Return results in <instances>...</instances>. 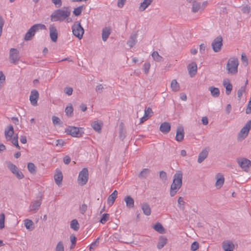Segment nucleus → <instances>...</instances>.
<instances>
[{"mask_svg": "<svg viewBox=\"0 0 251 251\" xmlns=\"http://www.w3.org/2000/svg\"><path fill=\"white\" fill-rule=\"evenodd\" d=\"M71 14L69 7H64L62 9L55 11L50 16L52 22L62 21L67 19Z\"/></svg>", "mask_w": 251, "mask_h": 251, "instance_id": "obj_1", "label": "nucleus"}, {"mask_svg": "<svg viewBox=\"0 0 251 251\" xmlns=\"http://www.w3.org/2000/svg\"><path fill=\"white\" fill-rule=\"evenodd\" d=\"M182 173L177 171L174 175L173 182L171 186L170 194L172 196L176 195L182 185Z\"/></svg>", "mask_w": 251, "mask_h": 251, "instance_id": "obj_2", "label": "nucleus"}, {"mask_svg": "<svg viewBox=\"0 0 251 251\" xmlns=\"http://www.w3.org/2000/svg\"><path fill=\"white\" fill-rule=\"evenodd\" d=\"M5 137L7 141H10L11 143L17 147L18 150L20 147L18 144V136L17 134H14V128L12 126L9 125L5 128Z\"/></svg>", "mask_w": 251, "mask_h": 251, "instance_id": "obj_3", "label": "nucleus"}, {"mask_svg": "<svg viewBox=\"0 0 251 251\" xmlns=\"http://www.w3.org/2000/svg\"><path fill=\"white\" fill-rule=\"evenodd\" d=\"M238 60L237 58L232 57L229 58L226 66V69L228 74L230 75L236 74L238 72Z\"/></svg>", "mask_w": 251, "mask_h": 251, "instance_id": "obj_4", "label": "nucleus"}, {"mask_svg": "<svg viewBox=\"0 0 251 251\" xmlns=\"http://www.w3.org/2000/svg\"><path fill=\"white\" fill-rule=\"evenodd\" d=\"M65 132L74 137H79L82 136L83 130L82 128L69 126L65 129Z\"/></svg>", "mask_w": 251, "mask_h": 251, "instance_id": "obj_5", "label": "nucleus"}, {"mask_svg": "<svg viewBox=\"0 0 251 251\" xmlns=\"http://www.w3.org/2000/svg\"><path fill=\"white\" fill-rule=\"evenodd\" d=\"M72 31L74 35L81 39L84 34V29L80 25V23L75 22L72 26Z\"/></svg>", "mask_w": 251, "mask_h": 251, "instance_id": "obj_6", "label": "nucleus"}, {"mask_svg": "<svg viewBox=\"0 0 251 251\" xmlns=\"http://www.w3.org/2000/svg\"><path fill=\"white\" fill-rule=\"evenodd\" d=\"M88 179V171L86 168H83L79 173L77 182L79 185L83 186L86 184Z\"/></svg>", "mask_w": 251, "mask_h": 251, "instance_id": "obj_7", "label": "nucleus"}, {"mask_svg": "<svg viewBox=\"0 0 251 251\" xmlns=\"http://www.w3.org/2000/svg\"><path fill=\"white\" fill-rule=\"evenodd\" d=\"M251 129V120L248 121L245 126L241 129L238 134V138L239 140L245 139L248 135Z\"/></svg>", "mask_w": 251, "mask_h": 251, "instance_id": "obj_8", "label": "nucleus"}, {"mask_svg": "<svg viewBox=\"0 0 251 251\" xmlns=\"http://www.w3.org/2000/svg\"><path fill=\"white\" fill-rule=\"evenodd\" d=\"M223 46V38L221 36L216 37L212 43V47L215 52H219L221 50Z\"/></svg>", "mask_w": 251, "mask_h": 251, "instance_id": "obj_9", "label": "nucleus"}, {"mask_svg": "<svg viewBox=\"0 0 251 251\" xmlns=\"http://www.w3.org/2000/svg\"><path fill=\"white\" fill-rule=\"evenodd\" d=\"M8 168L18 179H22L24 177L23 174L19 170L15 165L11 163H9L8 164Z\"/></svg>", "mask_w": 251, "mask_h": 251, "instance_id": "obj_10", "label": "nucleus"}, {"mask_svg": "<svg viewBox=\"0 0 251 251\" xmlns=\"http://www.w3.org/2000/svg\"><path fill=\"white\" fill-rule=\"evenodd\" d=\"M237 162L240 167L246 171L251 167V161L246 158L238 159Z\"/></svg>", "mask_w": 251, "mask_h": 251, "instance_id": "obj_11", "label": "nucleus"}, {"mask_svg": "<svg viewBox=\"0 0 251 251\" xmlns=\"http://www.w3.org/2000/svg\"><path fill=\"white\" fill-rule=\"evenodd\" d=\"M39 99V93L36 90L31 91L29 97V100L32 105L36 106L37 105V101Z\"/></svg>", "mask_w": 251, "mask_h": 251, "instance_id": "obj_12", "label": "nucleus"}, {"mask_svg": "<svg viewBox=\"0 0 251 251\" xmlns=\"http://www.w3.org/2000/svg\"><path fill=\"white\" fill-rule=\"evenodd\" d=\"M10 59L13 63H17L19 60V51L17 49H11L10 51Z\"/></svg>", "mask_w": 251, "mask_h": 251, "instance_id": "obj_13", "label": "nucleus"}, {"mask_svg": "<svg viewBox=\"0 0 251 251\" xmlns=\"http://www.w3.org/2000/svg\"><path fill=\"white\" fill-rule=\"evenodd\" d=\"M216 182L215 186L217 189H220L223 185L225 182V178L223 175L218 174L216 176Z\"/></svg>", "mask_w": 251, "mask_h": 251, "instance_id": "obj_14", "label": "nucleus"}, {"mask_svg": "<svg viewBox=\"0 0 251 251\" xmlns=\"http://www.w3.org/2000/svg\"><path fill=\"white\" fill-rule=\"evenodd\" d=\"M153 113V112L151 108L148 107L147 109H145L144 116L140 119V123H143L146 121L149 118L152 116Z\"/></svg>", "mask_w": 251, "mask_h": 251, "instance_id": "obj_15", "label": "nucleus"}, {"mask_svg": "<svg viewBox=\"0 0 251 251\" xmlns=\"http://www.w3.org/2000/svg\"><path fill=\"white\" fill-rule=\"evenodd\" d=\"M54 178L56 184L58 186H60L62 184L63 175L62 172L60 170H56V172L54 176Z\"/></svg>", "mask_w": 251, "mask_h": 251, "instance_id": "obj_16", "label": "nucleus"}, {"mask_svg": "<svg viewBox=\"0 0 251 251\" xmlns=\"http://www.w3.org/2000/svg\"><path fill=\"white\" fill-rule=\"evenodd\" d=\"M50 35L51 40L53 42H55L57 41L58 38V33L56 28L53 25L50 26Z\"/></svg>", "mask_w": 251, "mask_h": 251, "instance_id": "obj_17", "label": "nucleus"}, {"mask_svg": "<svg viewBox=\"0 0 251 251\" xmlns=\"http://www.w3.org/2000/svg\"><path fill=\"white\" fill-rule=\"evenodd\" d=\"M189 73L191 77L194 76L197 72V65L195 62L190 63L188 66Z\"/></svg>", "mask_w": 251, "mask_h": 251, "instance_id": "obj_18", "label": "nucleus"}, {"mask_svg": "<svg viewBox=\"0 0 251 251\" xmlns=\"http://www.w3.org/2000/svg\"><path fill=\"white\" fill-rule=\"evenodd\" d=\"M234 245L231 241H225L223 243V249L225 251H233Z\"/></svg>", "mask_w": 251, "mask_h": 251, "instance_id": "obj_19", "label": "nucleus"}, {"mask_svg": "<svg viewBox=\"0 0 251 251\" xmlns=\"http://www.w3.org/2000/svg\"><path fill=\"white\" fill-rule=\"evenodd\" d=\"M184 138V130L182 126H179L177 129L176 139V141H181Z\"/></svg>", "mask_w": 251, "mask_h": 251, "instance_id": "obj_20", "label": "nucleus"}, {"mask_svg": "<svg viewBox=\"0 0 251 251\" xmlns=\"http://www.w3.org/2000/svg\"><path fill=\"white\" fill-rule=\"evenodd\" d=\"M171 129V125L169 123L164 122L161 124L160 126V131L164 133H168Z\"/></svg>", "mask_w": 251, "mask_h": 251, "instance_id": "obj_21", "label": "nucleus"}, {"mask_svg": "<svg viewBox=\"0 0 251 251\" xmlns=\"http://www.w3.org/2000/svg\"><path fill=\"white\" fill-rule=\"evenodd\" d=\"M223 85L226 88V94L229 95L232 89V86L230 80L228 79H224L223 81Z\"/></svg>", "mask_w": 251, "mask_h": 251, "instance_id": "obj_22", "label": "nucleus"}, {"mask_svg": "<svg viewBox=\"0 0 251 251\" xmlns=\"http://www.w3.org/2000/svg\"><path fill=\"white\" fill-rule=\"evenodd\" d=\"M35 26H32L26 33L25 36V40H29L34 35L36 32Z\"/></svg>", "mask_w": 251, "mask_h": 251, "instance_id": "obj_23", "label": "nucleus"}, {"mask_svg": "<svg viewBox=\"0 0 251 251\" xmlns=\"http://www.w3.org/2000/svg\"><path fill=\"white\" fill-rule=\"evenodd\" d=\"M102 122L100 121H97L94 122L92 124V126L93 129L96 131L100 132L101 131V126H102Z\"/></svg>", "mask_w": 251, "mask_h": 251, "instance_id": "obj_24", "label": "nucleus"}, {"mask_svg": "<svg viewBox=\"0 0 251 251\" xmlns=\"http://www.w3.org/2000/svg\"><path fill=\"white\" fill-rule=\"evenodd\" d=\"M153 0H144L139 7V10L141 11L145 10L151 3Z\"/></svg>", "mask_w": 251, "mask_h": 251, "instance_id": "obj_25", "label": "nucleus"}, {"mask_svg": "<svg viewBox=\"0 0 251 251\" xmlns=\"http://www.w3.org/2000/svg\"><path fill=\"white\" fill-rule=\"evenodd\" d=\"M208 151L207 149H204L200 153L198 161L199 163L202 162L207 156Z\"/></svg>", "mask_w": 251, "mask_h": 251, "instance_id": "obj_26", "label": "nucleus"}, {"mask_svg": "<svg viewBox=\"0 0 251 251\" xmlns=\"http://www.w3.org/2000/svg\"><path fill=\"white\" fill-rule=\"evenodd\" d=\"M189 2H192V11L194 12H198L201 8L200 4L199 2L196 1V0H187Z\"/></svg>", "mask_w": 251, "mask_h": 251, "instance_id": "obj_27", "label": "nucleus"}, {"mask_svg": "<svg viewBox=\"0 0 251 251\" xmlns=\"http://www.w3.org/2000/svg\"><path fill=\"white\" fill-rule=\"evenodd\" d=\"M167 239L165 237H160L157 244V248L161 249L167 243Z\"/></svg>", "mask_w": 251, "mask_h": 251, "instance_id": "obj_28", "label": "nucleus"}, {"mask_svg": "<svg viewBox=\"0 0 251 251\" xmlns=\"http://www.w3.org/2000/svg\"><path fill=\"white\" fill-rule=\"evenodd\" d=\"M118 192L116 190H115L108 198L107 199V202L109 204H113L117 197Z\"/></svg>", "mask_w": 251, "mask_h": 251, "instance_id": "obj_29", "label": "nucleus"}, {"mask_svg": "<svg viewBox=\"0 0 251 251\" xmlns=\"http://www.w3.org/2000/svg\"><path fill=\"white\" fill-rule=\"evenodd\" d=\"M171 88L174 92H177L180 89L179 83L177 82L176 79H173L171 83Z\"/></svg>", "mask_w": 251, "mask_h": 251, "instance_id": "obj_30", "label": "nucleus"}, {"mask_svg": "<svg viewBox=\"0 0 251 251\" xmlns=\"http://www.w3.org/2000/svg\"><path fill=\"white\" fill-rule=\"evenodd\" d=\"M110 34V29L108 27H105L103 29L102 33V40L105 41Z\"/></svg>", "mask_w": 251, "mask_h": 251, "instance_id": "obj_31", "label": "nucleus"}, {"mask_svg": "<svg viewBox=\"0 0 251 251\" xmlns=\"http://www.w3.org/2000/svg\"><path fill=\"white\" fill-rule=\"evenodd\" d=\"M137 35L135 34L131 35L129 40L127 42V44L130 47H132L137 42Z\"/></svg>", "mask_w": 251, "mask_h": 251, "instance_id": "obj_32", "label": "nucleus"}, {"mask_svg": "<svg viewBox=\"0 0 251 251\" xmlns=\"http://www.w3.org/2000/svg\"><path fill=\"white\" fill-rule=\"evenodd\" d=\"M25 227L29 230H32L34 228V224L32 220L25 219L24 221Z\"/></svg>", "mask_w": 251, "mask_h": 251, "instance_id": "obj_33", "label": "nucleus"}, {"mask_svg": "<svg viewBox=\"0 0 251 251\" xmlns=\"http://www.w3.org/2000/svg\"><path fill=\"white\" fill-rule=\"evenodd\" d=\"M154 229L158 232L160 233L163 234L165 233V229L162 226V225L159 223H157L153 226Z\"/></svg>", "mask_w": 251, "mask_h": 251, "instance_id": "obj_34", "label": "nucleus"}, {"mask_svg": "<svg viewBox=\"0 0 251 251\" xmlns=\"http://www.w3.org/2000/svg\"><path fill=\"white\" fill-rule=\"evenodd\" d=\"M209 90L210 91L212 96L214 97H218L220 95V91L218 88L210 87Z\"/></svg>", "mask_w": 251, "mask_h": 251, "instance_id": "obj_35", "label": "nucleus"}, {"mask_svg": "<svg viewBox=\"0 0 251 251\" xmlns=\"http://www.w3.org/2000/svg\"><path fill=\"white\" fill-rule=\"evenodd\" d=\"M70 226L75 231H77L79 228V225L76 219L73 220L71 221Z\"/></svg>", "mask_w": 251, "mask_h": 251, "instance_id": "obj_36", "label": "nucleus"}, {"mask_svg": "<svg viewBox=\"0 0 251 251\" xmlns=\"http://www.w3.org/2000/svg\"><path fill=\"white\" fill-rule=\"evenodd\" d=\"M151 56L155 61L160 62L162 60V57L159 54L157 51H153L151 53Z\"/></svg>", "mask_w": 251, "mask_h": 251, "instance_id": "obj_37", "label": "nucleus"}, {"mask_svg": "<svg viewBox=\"0 0 251 251\" xmlns=\"http://www.w3.org/2000/svg\"><path fill=\"white\" fill-rule=\"evenodd\" d=\"M142 209L146 215L149 216L151 214V209L149 205H142Z\"/></svg>", "mask_w": 251, "mask_h": 251, "instance_id": "obj_38", "label": "nucleus"}, {"mask_svg": "<svg viewBox=\"0 0 251 251\" xmlns=\"http://www.w3.org/2000/svg\"><path fill=\"white\" fill-rule=\"evenodd\" d=\"M27 169L31 174H35L36 173V167L32 163H28Z\"/></svg>", "mask_w": 251, "mask_h": 251, "instance_id": "obj_39", "label": "nucleus"}, {"mask_svg": "<svg viewBox=\"0 0 251 251\" xmlns=\"http://www.w3.org/2000/svg\"><path fill=\"white\" fill-rule=\"evenodd\" d=\"M83 8L84 7L83 6H81L75 8L74 10L73 11V14L76 16L80 15L82 12V10L83 9Z\"/></svg>", "mask_w": 251, "mask_h": 251, "instance_id": "obj_40", "label": "nucleus"}, {"mask_svg": "<svg viewBox=\"0 0 251 251\" xmlns=\"http://www.w3.org/2000/svg\"><path fill=\"white\" fill-rule=\"evenodd\" d=\"M40 205H30L29 211L32 213H36L39 209Z\"/></svg>", "mask_w": 251, "mask_h": 251, "instance_id": "obj_41", "label": "nucleus"}, {"mask_svg": "<svg viewBox=\"0 0 251 251\" xmlns=\"http://www.w3.org/2000/svg\"><path fill=\"white\" fill-rule=\"evenodd\" d=\"M5 215L4 213L0 214V229L4 227Z\"/></svg>", "mask_w": 251, "mask_h": 251, "instance_id": "obj_42", "label": "nucleus"}, {"mask_svg": "<svg viewBox=\"0 0 251 251\" xmlns=\"http://www.w3.org/2000/svg\"><path fill=\"white\" fill-rule=\"evenodd\" d=\"M109 218V214H107V213L103 214L102 215V217L100 220V222L101 224H104L108 220Z\"/></svg>", "mask_w": 251, "mask_h": 251, "instance_id": "obj_43", "label": "nucleus"}, {"mask_svg": "<svg viewBox=\"0 0 251 251\" xmlns=\"http://www.w3.org/2000/svg\"><path fill=\"white\" fill-rule=\"evenodd\" d=\"M55 251H64L63 244L61 241L57 243L55 248Z\"/></svg>", "mask_w": 251, "mask_h": 251, "instance_id": "obj_44", "label": "nucleus"}, {"mask_svg": "<svg viewBox=\"0 0 251 251\" xmlns=\"http://www.w3.org/2000/svg\"><path fill=\"white\" fill-rule=\"evenodd\" d=\"M73 111V107L71 105L67 106L65 109V113L67 115L69 116H71L72 114Z\"/></svg>", "mask_w": 251, "mask_h": 251, "instance_id": "obj_45", "label": "nucleus"}, {"mask_svg": "<svg viewBox=\"0 0 251 251\" xmlns=\"http://www.w3.org/2000/svg\"><path fill=\"white\" fill-rule=\"evenodd\" d=\"M150 171L148 169H144L139 174V176L140 177H145L149 174Z\"/></svg>", "mask_w": 251, "mask_h": 251, "instance_id": "obj_46", "label": "nucleus"}, {"mask_svg": "<svg viewBox=\"0 0 251 251\" xmlns=\"http://www.w3.org/2000/svg\"><path fill=\"white\" fill-rule=\"evenodd\" d=\"M199 244L196 241L194 242L191 246V250L193 251H195L199 249Z\"/></svg>", "mask_w": 251, "mask_h": 251, "instance_id": "obj_47", "label": "nucleus"}, {"mask_svg": "<svg viewBox=\"0 0 251 251\" xmlns=\"http://www.w3.org/2000/svg\"><path fill=\"white\" fill-rule=\"evenodd\" d=\"M125 201L126 204H134V202L133 199L129 196L125 197Z\"/></svg>", "mask_w": 251, "mask_h": 251, "instance_id": "obj_48", "label": "nucleus"}, {"mask_svg": "<svg viewBox=\"0 0 251 251\" xmlns=\"http://www.w3.org/2000/svg\"><path fill=\"white\" fill-rule=\"evenodd\" d=\"M151 65L149 63H145L144 65V71L146 74H148L150 69Z\"/></svg>", "mask_w": 251, "mask_h": 251, "instance_id": "obj_49", "label": "nucleus"}, {"mask_svg": "<svg viewBox=\"0 0 251 251\" xmlns=\"http://www.w3.org/2000/svg\"><path fill=\"white\" fill-rule=\"evenodd\" d=\"M245 89H246V87L245 86H242L241 87V88L238 91V92H237V95H238V97L239 98H241V97H242L243 93H244V92L245 91Z\"/></svg>", "mask_w": 251, "mask_h": 251, "instance_id": "obj_50", "label": "nucleus"}, {"mask_svg": "<svg viewBox=\"0 0 251 251\" xmlns=\"http://www.w3.org/2000/svg\"><path fill=\"white\" fill-rule=\"evenodd\" d=\"M99 239H100V238H98L96 241L93 242L90 246V251H91V249L95 248L96 246H97L99 244Z\"/></svg>", "mask_w": 251, "mask_h": 251, "instance_id": "obj_51", "label": "nucleus"}, {"mask_svg": "<svg viewBox=\"0 0 251 251\" xmlns=\"http://www.w3.org/2000/svg\"><path fill=\"white\" fill-rule=\"evenodd\" d=\"M33 26H35V30H37L39 29H46V27L43 24H36L33 25Z\"/></svg>", "mask_w": 251, "mask_h": 251, "instance_id": "obj_52", "label": "nucleus"}, {"mask_svg": "<svg viewBox=\"0 0 251 251\" xmlns=\"http://www.w3.org/2000/svg\"><path fill=\"white\" fill-rule=\"evenodd\" d=\"M250 9H251L250 7L248 5H246V6H244V7H243V8L242 9V11L244 13L249 14L250 12Z\"/></svg>", "mask_w": 251, "mask_h": 251, "instance_id": "obj_53", "label": "nucleus"}, {"mask_svg": "<svg viewBox=\"0 0 251 251\" xmlns=\"http://www.w3.org/2000/svg\"><path fill=\"white\" fill-rule=\"evenodd\" d=\"M87 205H81V206H80L79 207V210H80V212L82 214H84L85 213V212H86V211L87 210Z\"/></svg>", "mask_w": 251, "mask_h": 251, "instance_id": "obj_54", "label": "nucleus"}, {"mask_svg": "<svg viewBox=\"0 0 251 251\" xmlns=\"http://www.w3.org/2000/svg\"><path fill=\"white\" fill-rule=\"evenodd\" d=\"M52 1L56 7H59L62 5L61 0H52Z\"/></svg>", "mask_w": 251, "mask_h": 251, "instance_id": "obj_55", "label": "nucleus"}, {"mask_svg": "<svg viewBox=\"0 0 251 251\" xmlns=\"http://www.w3.org/2000/svg\"><path fill=\"white\" fill-rule=\"evenodd\" d=\"M52 120L54 125L59 124L60 122L59 118L56 116H53L52 117Z\"/></svg>", "mask_w": 251, "mask_h": 251, "instance_id": "obj_56", "label": "nucleus"}, {"mask_svg": "<svg viewBox=\"0 0 251 251\" xmlns=\"http://www.w3.org/2000/svg\"><path fill=\"white\" fill-rule=\"evenodd\" d=\"M65 92L66 94L70 96L72 94L73 89L71 87H67L65 89Z\"/></svg>", "mask_w": 251, "mask_h": 251, "instance_id": "obj_57", "label": "nucleus"}, {"mask_svg": "<svg viewBox=\"0 0 251 251\" xmlns=\"http://www.w3.org/2000/svg\"><path fill=\"white\" fill-rule=\"evenodd\" d=\"M65 144L64 141L63 140H57L56 141V146H60L62 147L64 146Z\"/></svg>", "mask_w": 251, "mask_h": 251, "instance_id": "obj_58", "label": "nucleus"}, {"mask_svg": "<svg viewBox=\"0 0 251 251\" xmlns=\"http://www.w3.org/2000/svg\"><path fill=\"white\" fill-rule=\"evenodd\" d=\"M160 177L163 180H165L167 178V175L165 172L161 171L160 173Z\"/></svg>", "mask_w": 251, "mask_h": 251, "instance_id": "obj_59", "label": "nucleus"}, {"mask_svg": "<svg viewBox=\"0 0 251 251\" xmlns=\"http://www.w3.org/2000/svg\"><path fill=\"white\" fill-rule=\"evenodd\" d=\"M3 24H4V21H3V19L1 17H0V36L1 35Z\"/></svg>", "mask_w": 251, "mask_h": 251, "instance_id": "obj_60", "label": "nucleus"}, {"mask_svg": "<svg viewBox=\"0 0 251 251\" xmlns=\"http://www.w3.org/2000/svg\"><path fill=\"white\" fill-rule=\"evenodd\" d=\"M126 0H118V6L119 7H122L124 5Z\"/></svg>", "mask_w": 251, "mask_h": 251, "instance_id": "obj_61", "label": "nucleus"}, {"mask_svg": "<svg viewBox=\"0 0 251 251\" xmlns=\"http://www.w3.org/2000/svg\"><path fill=\"white\" fill-rule=\"evenodd\" d=\"M63 161L65 164H68L71 161V159L70 157L66 156L64 158Z\"/></svg>", "mask_w": 251, "mask_h": 251, "instance_id": "obj_62", "label": "nucleus"}, {"mask_svg": "<svg viewBox=\"0 0 251 251\" xmlns=\"http://www.w3.org/2000/svg\"><path fill=\"white\" fill-rule=\"evenodd\" d=\"M201 121L204 125H207L208 124V120L206 117H203Z\"/></svg>", "mask_w": 251, "mask_h": 251, "instance_id": "obj_63", "label": "nucleus"}, {"mask_svg": "<svg viewBox=\"0 0 251 251\" xmlns=\"http://www.w3.org/2000/svg\"><path fill=\"white\" fill-rule=\"evenodd\" d=\"M242 60L243 62H245L246 64H248V59L245 54H242L241 56Z\"/></svg>", "mask_w": 251, "mask_h": 251, "instance_id": "obj_64", "label": "nucleus"}]
</instances>
